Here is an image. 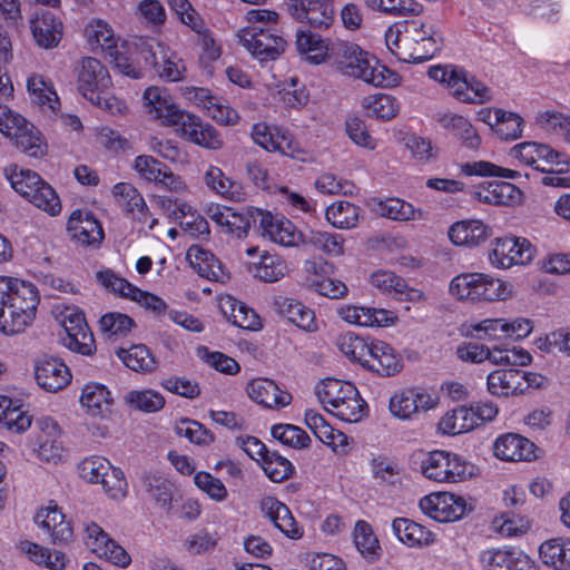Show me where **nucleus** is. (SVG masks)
Returning <instances> with one entry per match:
<instances>
[{
    "label": "nucleus",
    "mask_w": 570,
    "mask_h": 570,
    "mask_svg": "<svg viewBox=\"0 0 570 570\" xmlns=\"http://www.w3.org/2000/svg\"><path fill=\"white\" fill-rule=\"evenodd\" d=\"M384 39L386 48L397 60L419 63L433 58L441 50L444 32L440 20L426 16L390 26Z\"/></svg>",
    "instance_id": "nucleus-1"
},
{
    "label": "nucleus",
    "mask_w": 570,
    "mask_h": 570,
    "mask_svg": "<svg viewBox=\"0 0 570 570\" xmlns=\"http://www.w3.org/2000/svg\"><path fill=\"white\" fill-rule=\"evenodd\" d=\"M41 296L32 282L0 275V333L4 336L23 334L38 314Z\"/></svg>",
    "instance_id": "nucleus-2"
},
{
    "label": "nucleus",
    "mask_w": 570,
    "mask_h": 570,
    "mask_svg": "<svg viewBox=\"0 0 570 570\" xmlns=\"http://www.w3.org/2000/svg\"><path fill=\"white\" fill-rule=\"evenodd\" d=\"M336 69L344 76L375 87H396L401 76L353 42H343L333 51Z\"/></svg>",
    "instance_id": "nucleus-3"
},
{
    "label": "nucleus",
    "mask_w": 570,
    "mask_h": 570,
    "mask_svg": "<svg viewBox=\"0 0 570 570\" xmlns=\"http://www.w3.org/2000/svg\"><path fill=\"white\" fill-rule=\"evenodd\" d=\"M77 88L86 100L110 115L124 116L128 111L127 102L111 92L112 81L107 67L96 58L81 60Z\"/></svg>",
    "instance_id": "nucleus-4"
},
{
    "label": "nucleus",
    "mask_w": 570,
    "mask_h": 570,
    "mask_svg": "<svg viewBox=\"0 0 570 570\" xmlns=\"http://www.w3.org/2000/svg\"><path fill=\"white\" fill-rule=\"evenodd\" d=\"M315 393L324 409L341 421L357 423L368 414L367 403L351 382L326 377L317 383Z\"/></svg>",
    "instance_id": "nucleus-5"
},
{
    "label": "nucleus",
    "mask_w": 570,
    "mask_h": 570,
    "mask_svg": "<svg viewBox=\"0 0 570 570\" xmlns=\"http://www.w3.org/2000/svg\"><path fill=\"white\" fill-rule=\"evenodd\" d=\"M3 176L11 188L49 216H58L62 205L56 190L31 169L10 164L3 168Z\"/></svg>",
    "instance_id": "nucleus-6"
},
{
    "label": "nucleus",
    "mask_w": 570,
    "mask_h": 570,
    "mask_svg": "<svg viewBox=\"0 0 570 570\" xmlns=\"http://www.w3.org/2000/svg\"><path fill=\"white\" fill-rule=\"evenodd\" d=\"M428 76L445 86L458 100L468 104H484L492 99V91L474 76L453 65L429 67Z\"/></svg>",
    "instance_id": "nucleus-7"
},
{
    "label": "nucleus",
    "mask_w": 570,
    "mask_h": 570,
    "mask_svg": "<svg viewBox=\"0 0 570 570\" xmlns=\"http://www.w3.org/2000/svg\"><path fill=\"white\" fill-rule=\"evenodd\" d=\"M533 331V322L527 317H495L465 322L461 333L480 341L497 342L502 340L521 341Z\"/></svg>",
    "instance_id": "nucleus-8"
},
{
    "label": "nucleus",
    "mask_w": 570,
    "mask_h": 570,
    "mask_svg": "<svg viewBox=\"0 0 570 570\" xmlns=\"http://www.w3.org/2000/svg\"><path fill=\"white\" fill-rule=\"evenodd\" d=\"M421 473L430 481L438 483H460L475 474V466L461 455L434 450L421 461Z\"/></svg>",
    "instance_id": "nucleus-9"
},
{
    "label": "nucleus",
    "mask_w": 570,
    "mask_h": 570,
    "mask_svg": "<svg viewBox=\"0 0 570 570\" xmlns=\"http://www.w3.org/2000/svg\"><path fill=\"white\" fill-rule=\"evenodd\" d=\"M455 354L462 362L481 364L489 361L495 366H527L532 362L531 354L521 346H487L478 342H463L456 346Z\"/></svg>",
    "instance_id": "nucleus-10"
},
{
    "label": "nucleus",
    "mask_w": 570,
    "mask_h": 570,
    "mask_svg": "<svg viewBox=\"0 0 570 570\" xmlns=\"http://www.w3.org/2000/svg\"><path fill=\"white\" fill-rule=\"evenodd\" d=\"M51 313L66 333L62 336V343L67 348L82 355H90L95 351L94 335L89 331L82 312L77 306L56 303Z\"/></svg>",
    "instance_id": "nucleus-11"
},
{
    "label": "nucleus",
    "mask_w": 570,
    "mask_h": 570,
    "mask_svg": "<svg viewBox=\"0 0 570 570\" xmlns=\"http://www.w3.org/2000/svg\"><path fill=\"white\" fill-rule=\"evenodd\" d=\"M35 431L29 442L33 456L42 463L53 465L62 463L67 451L59 423L53 417L43 415L36 420Z\"/></svg>",
    "instance_id": "nucleus-12"
},
{
    "label": "nucleus",
    "mask_w": 570,
    "mask_h": 570,
    "mask_svg": "<svg viewBox=\"0 0 570 570\" xmlns=\"http://www.w3.org/2000/svg\"><path fill=\"white\" fill-rule=\"evenodd\" d=\"M419 507L423 514L441 523L462 520L474 510L473 499L453 492H433L423 497Z\"/></svg>",
    "instance_id": "nucleus-13"
},
{
    "label": "nucleus",
    "mask_w": 570,
    "mask_h": 570,
    "mask_svg": "<svg viewBox=\"0 0 570 570\" xmlns=\"http://www.w3.org/2000/svg\"><path fill=\"white\" fill-rule=\"evenodd\" d=\"M440 404L439 393L432 389L413 386L392 394L389 411L397 420L411 421L422 413L435 410Z\"/></svg>",
    "instance_id": "nucleus-14"
},
{
    "label": "nucleus",
    "mask_w": 570,
    "mask_h": 570,
    "mask_svg": "<svg viewBox=\"0 0 570 570\" xmlns=\"http://www.w3.org/2000/svg\"><path fill=\"white\" fill-rule=\"evenodd\" d=\"M237 39L261 63L277 60L287 47L286 40L276 29L243 27L237 31Z\"/></svg>",
    "instance_id": "nucleus-15"
},
{
    "label": "nucleus",
    "mask_w": 570,
    "mask_h": 570,
    "mask_svg": "<svg viewBox=\"0 0 570 570\" xmlns=\"http://www.w3.org/2000/svg\"><path fill=\"white\" fill-rule=\"evenodd\" d=\"M142 59L151 62L158 76L167 81H180L186 75L185 61L164 42L153 38H140L136 42Z\"/></svg>",
    "instance_id": "nucleus-16"
},
{
    "label": "nucleus",
    "mask_w": 570,
    "mask_h": 570,
    "mask_svg": "<svg viewBox=\"0 0 570 570\" xmlns=\"http://www.w3.org/2000/svg\"><path fill=\"white\" fill-rule=\"evenodd\" d=\"M508 155L518 164L533 167L541 171H544L546 168L539 166L540 161L551 168L556 167L559 173L570 170V158L546 144L523 141L511 147Z\"/></svg>",
    "instance_id": "nucleus-17"
},
{
    "label": "nucleus",
    "mask_w": 570,
    "mask_h": 570,
    "mask_svg": "<svg viewBox=\"0 0 570 570\" xmlns=\"http://www.w3.org/2000/svg\"><path fill=\"white\" fill-rule=\"evenodd\" d=\"M535 247L524 237L505 236L491 243L488 254L490 264L500 269L515 265H527L535 256Z\"/></svg>",
    "instance_id": "nucleus-18"
},
{
    "label": "nucleus",
    "mask_w": 570,
    "mask_h": 570,
    "mask_svg": "<svg viewBox=\"0 0 570 570\" xmlns=\"http://www.w3.org/2000/svg\"><path fill=\"white\" fill-rule=\"evenodd\" d=\"M82 539L88 550L99 559L116 567L127 568L131 562L129 553L94 521L82 523Z\"/></svg>",
    "instance_id": "nucleus-19"
},
{
    "label": "nucleus",
    "mask_w": 570,
    "mask_h": 570,
    "mask_svg": "<svg viewBox=\"0 0 570 570\" xmlns=\"http://www.w3.org/2000/svg\"><path fill=\"white\" fill-rule=\"evenodd\" d=\"M184 98L209 118L222 126H235L239 122L238 111L226 99L214 95L203 87H186L183 89Z\"/></svg>",
    "instance_id": "nucleus-20"
},
{
    "label": "nucleus",
    "mask_w": 570,
    "mask_h": 570,
    "mask_svg": "<svg viewBox=\"0 0 570 570\" xmlns=\"http://www.w3.org/2000/svg\"><path fill=\"white\" fill-rule=\"evenodd\" d=\"M250 137L256 145L268 153H279L291 158L301 159L302 151L297 142L283 127L259 121L253 125Z\"/></svg>",
    "instance_id": "nucleus-21"
},
{
    "label": "nucleus",
    "mask_w": 570,
    "mask_h": 570,
    "mask_svg": "<svg viewBox=\"0 0 570 570\" xmlns=\"http://www.w3.org/2000/svg\"><path fill=\"white\" fill-rule=\"evenodd\" d=\"M35 523L53 544H67L73 539V529L61 508L55 501L39 507Z\"/></svg>",
    "instance_id": "nucleus-22"
},
{
    "label": "nucleus",
    "mask_w": 570,
    "mask_h": 570,
    "mask_svg": "<svg viewBox=\"0 0 570 570\" xmlns=\"http://www.w3.org/2000/svg\"><path fill=\"white\" fill-rule=\"evenodd\" d=\"M256 219H258L262 235L271 242L285 247L302 245L304 233L285 216L256 209Z\"/></svg>",
    "instance_id": "nucleus-23"
},
{
    "label": "nucleus",
    "mask_w": 570,
    "mask_h": 570,
    "mask_svg": "<svg viewBox=\"0 0 570 570\" xmlns=\"http://www.w3.org/2000/svg\"><path fill=\"white\" fill-rule=\"evenodd\" d=\"M142 106L150 119L164 127H174L176 118L181 115V108L175 101L168 89L150 86L142 94Z\"/></svg>",
    "instance_id": "nucleus-24"
},
{
    "label": "nucleus",
    "mask_w": 570,
    "mask_h": 570,
    "mask_svg": "<svg viewBox=\"0 0 570 570\" xmlns=\"http://www.w3.org/2000/svg\"><path fill=\"white\" fill-rule=\"evenodd\" d=\"M336 313L345 323L361 327H390L399 321L393 311L363 305L342 304Z\"/></svg>",
    "instance_id": "nucleus-25"
},
{
    "label": "nucleus",
    "mask_w": 570,
    "mask_h": 570,
    "mask_svg": "<svg viewBox=\"0 0 570 570\" xmlns=\"http://www.w3.org/2000/svg\"><path fill=\"white\" fill-rule=\"evenodd\" d=\"M370 284L382 295L401 302L417 303L425 299L424 293L407 285L406 281L393 271L379 269L370 275Z\"/></svg>",
    "instance_id": "nucleus-26"
},
{
    "label": "nucleus",
    "mask_w": 570,
    "mask_h": 570,
    "mask_svg": "<svg viewBox=\"0 0 570 570\" xmlns=\"http://www.w3.org/2000/svg\"><path fill=\"white\" fill-rule=\"evenodd\" d=\"M327 0H286L287 13L297 22L314 28H328L334 20V10Z\"/></svg>",
    "instance_id": "nucleus-27"
},
{
    "label": "nucleus",
    "mask_w": 570,
    "mask_h": 570,
    "mask_svg": "<svg viewBox=\"0 0 570 570\" xmlns=\"http://www.w3.org/2000/svg\"><path fill=\"white\" fill-rule=\"evenodd\" d=\"M79 403L85 414L90 417L108 420L114 413L112 393L102 383L89 382L83 385Z\"/></svg>",
    "instance_id": "nucleus-28"
},
{
    "label": "nucleus",
    "mask_w": 570,
    "mask_h": 570,
    "mask_svg": "<svg viewBox=\"0 0 570 570\" xmlns=\"http://www.w3.org/2000/svg\"><path fill=\"white\" fill-rule=\"evenodd\" d=\"M263 514L289 540H299L304 528L294 518L289 508L278 499L267 495L261 501Z\"/></svg>",
    "instance_id": "nucleus-29"
},
{
    "label": "nucleus",
    "mask_w": 570,
    "mask_h": 570,
    "mask_svg": "<svg viewBox=\"0 0 570 570\" xmlns=\"http://www.w3.org/2000/svg\"><path fill=\"white\" fill-rule=\"evenodd\" d=\"M67 230L70 237L82 246H97L104 239L100 223L87 209H76L70 214Z\"/></svg>",
    "instance_id": "nucleus-30"
},
{
    "label": "nucleus",
    "mask_w": 570,
    "mask_h": 570,
    "mask_svg": "<svg viewBox=\"0 0 570 570\" xmlns=\"http://www.w3.org/2000/svg\"><path fill=\"white\" fill-rule=\"evenodd\" d=\"M493 455L504 462L532 461L535 459V445L529 439L517 433H504L493 442Z\"/></svg>",
    "instance_id": "nucleus-31"
},
{
    "label": "nucleus",
    "mask_w": 570,
    "mask_h": 570,
    "mask_svg": "<svg viewBox=\"0 0 570 570\" xmlns=\"http://www.w3.org/2000/svg\"><path fill=\"white\" fill-rule=\"evenodd\" d=\"M304 421L314 435L333 452L338 455L348 453V436L344 432L334 429L322 414L314 410H306Z\"/></svg>",
    "instance_id": "nucleus-32"
},
{
    "label": "nucleus",
    "mask_w": 570,
    "mask_h": 570,
    "mask_svg": "<svg viewBox=\"0 0 570 570\" xmlns=\"http://www.w3.org/2000/svg\"><path fill=\"white\" fill-rule=\"evenodd\" d=\"M35 376L38 385L50 393L63 390L71 381L68 366L56 357L39 358L35 366Z\"/></svg>",
    "instance_id": "nucleus-33"
},
{
    "label": "nucleus",
    "mask_w": 570,
    "mask_h": 570,
    "mask_svg": "<svg viewBox=\"0 0 570 570\" xmlns=\"http://www.w3.org/2000/svg\"><path fill=\"white\" fill-rule=\"evenodd\" d=\"M248 397L257 404L267 409H282L292 402V395L278 387L268 379L257 377L250 380L246 385Z\"/></svg>",
    "instance_id": "nucleus-34"
},
{
    "label": "nucleus",
    "mask_w": 570,
    "mask_h": 570,
    "mask_svg": "<svg viewBox=\"0 0 570 570\" xmlns=\"http://www.w3.org/2000/svg\"><path fill=\"white\" fill-rule=\"evenodd\" d=\"M479 202L495 206H515L522 200V191L509 181H485L475 189Z\"/></svg>",
    "instance_id": "nucleus-35"
},
{
    "label": "nucleus",
    "mask_w": 570,
    "mask_h": 570,
    "mask_svg": "<svg viewBox=\"0 0 570 570\" xmlns=\"http://www.w3.org/2000/svg\"><path fill=\"white\" fill-rule=\"evenodd\" d=\"M83 38L92 52H106L108 55L112 52L121 41L112 26L100 18H92L86 23Z\"/></svg>",
    "instance_id": "nucleus-36"
},
{
    "label": "nucleus",
    "mask_w": 570,
    "mask_h": 570,
    "mask_svg": "<svg viewBox=\"0 0 570 570\" xmlns=\"http://www.w3.org/2000/svg\"><path fill=\"white\" fill-rule=\"evenodd\" d=\"M491 235V227L480 219H463L452 224L448 230L450 242L455 246L476 247Z\"/></svg>",
    "instance_id": "nucleus-37"
},
{
    "label": "nucleus",
    "mask_w": 570,
    "mask_h": 570,
    "mask_svg": "<svg viewBox=\"0 0 570 570\" xmlns=\"http://www.w3.org/2000/svg\"><path fill=\"white\" fill-rule=\"evenodd\" d=\"M186 258L190 266L202 277L218 283H225L229 278V275L222 263L213 255V253L200 245L190 246L187 250Z\"/></svg>",
    "instance_id": "nucleus-38"
},
{
    "label": "nucleus",
    "mask_w": 570,
    "mask_h": 570,
    "mask_svg": "<svg viewBox=\"0 0 570 570\" xmlns=\"http://www.w3.org/2000/svg\"><path fill=\"white\" fill-rule=\"evenodd\" d=\"M30 28L36 43L45 49L57 47L63 33L60 18L48 11L37 14L31 20Z\"/></svg>",
    "instance_id": "nucleus-39"
},
{
    "label": "nucleus",
    "mask_w": 570,
    "mask_h": 570,
    "mask_svg": "<svg viewBox=\"0 0 570 570\" xmlns=\"http://www.w3.org/2000/svg\"><path fill=\"white\" fill-rule=\"evenodd\" d=\"M27 90L32 104L43 112L57 115L60 109V99L49 79L40 73H31L27 79Z\"/></svg>",
    "instance_id": "nucleus-40"
},
{
    "label": "nucleus",
    "mask_w": 570,
    "mask_h": 570,
    "mask_svg": "<svg viewBox=\"0 0 570 570\" xmlns=\"http://www.w3.org/2000/svg\"><path fill=\"white\" fill-rule=\"evenodd\" d=\"M218 307L223 315L237 327L249 331L262 328V321L258 314L232 295L220 296Z\"/></svg>",
    "instance_id": "nucleus-41"
},
{
    "label": "nucleus",
    "mask_w": 570,
    "mask_h": 570,
    "mask_svg": "<svg viewBox=\"0 0 570 570\" xmlns=\"http://www.w3.org/2000/svg\"><path fill=\"white\" fill-rule=\"evenodd\" d=\"M205 213L212 222L220 227L222 232L233 234L237 238H242L247 235L249 229L248 217L234 210L232 207L219 204H209L207 205Z\"/></svg>",
    "instance_id": "nucleus-42"
},
{
    "label": "nucleus",
    "mask_w": 570,
    "mask_h": 570,
    "mask_svg": "<svg viewBox=\"0 0 570 570\" xmlns=\"http://www.w3.org/2000/svg\"><path fill=\"white\" fill-rule=\"evenodd\" d=\"M391 529L395 538L409 548L429 547L435 541L432 531L407 518L393 519Z\"/></svg>",
    "instance_id": "nucleus-43"
},
{
    "label": "nucleus",
    "mask_w": 570,
    "mask_h": 570,
    "mask_svg": "<svg viewBox=\"0 0 570 570\" xmlns=\"http://www.w3.org/2000/svg\"><path fill=\"white\" fill-rule=\"evenodd\" d=\"M368 365L383 376H392L401 372L403 360L400 353L389 343L381 340H371Z\"/></svg>",
    "instance_id": "nucleus-44"
},
{
    "label": "nucleus",
    "mask_w": 570,
    "mask_h": 570,
    "mask_svg": "<svg viewBox=\"0 0 570 570\" xmlns=\"http://www.w3.org/2000/svg\"><path fill=\"white\" fill-rule=\"evenodd\" d=\"M370 472L375 483L384 489L402 487L404 471L392 458L385 454H376L368 461Z\"/></svg>",
    "instance_id": "nucleus-45"
},
{
    "label": "nucleus",
    "mask_w": 570,
    "mask_h": 570,
    "mask_svg": "<svg viewBox=\"0 0 570 570\" xmlns=\"http://www.w3.org/2000/svg\"><path fill=\"white\" fill-rule=\"evenodd\" d=\"M513 294L514 287L510 282L487 273H479L473 303L503 302L511 298Z\"/></svg>",
    "instance_id": "nucleus-46"
},
{
    "label": "nucleus",
    "mask_w": 570,
    "mask_h": 570,
    "mask_svg": "<svg viewBox=\"0 0 570 570\" xmlns=\"http://www.w3.org/2000/svg\"><path fill=\"white\" fill-rule=\"evenodd\" d=\"M203 179L209 190L223 198L240 202L245 197L242 184L226 176L218 166L208 165Z\"/></svg>",
    "instance_id": "nucleus-47"
},
{
    "label": "nucleus",
    "mask_w": 570,
    "mask_h": 570,
    "mask_svg": "<svg viewBox=\"0 0 570 570\" xmlns=\"http://www.w3.org/2000/svg\"><path fill=\"white\" fill-rule=\"evenodd\" d=\"M295 43L299 56L309 63H323L328 57L330 40L315 32L297 30Z\"/></svg>",
    "instance_id": "nucleus-48"
},
{
    "label": "nucleus",
    "mask_w": 570,
    "mask_h": 570,
    "mask_svg": "<svg viewBox=\"0 0 570 570\" xmlns=\"http://www.w3.org/2000/svg\"><path fill=\"white\" fill-rule=\"evenodd\" d=\"M540 561L551 570H570V539L552 538L538 549Z\"/></svg>",
    "instance_id": "nucleus-49"
},
{
    "label": "nucleus",
    "mask_w": 570,
    "mask_h": 570,
    "mask_svg": "<svg viewBox=\"0 0 570 570\" xmlns=\"http://www.w3.org/2000/svg\"><path fill=\"white\" fill-rule=\"evenodd\" d=\"M487 387L490 394L494 396H512L524 393V386L521 383V371L494 370L488 374Z\"/></svg>",
    "instance_id": "nucleus-50"
},
{
    "label": "nucleus",
    "mask_w": 570,
    "mask_h": 570,
    "mask_svg": "<svg viewBox=\"0 0 570 570\" xmlns=\"http://www.w3.org/2000/svg\"><path fill=\"white\" fill-rule=\"evenodd\" d=\"M141 37L135 38L132 42L124 40L120 46L109 53L115 68L121 75L132 79H140L144 76L142 68L136 58V56H140L142 58L140 50L136 48V42Z\"/></svg>",
    "instance_id": "nucleus-51"
},
{
    "label": "nucleus",
    "mask_w": 570,
    "mask_h": 570,
    "mask_svg": "<svg viewBox=\"0 0 570 570\" xmlns=\"http://www.w3.org/2000/svg\"><path fill=\"white\" fill-rule=\"evenodd\" d=\"M19 549L31 562L50 570H62L68 562V558L63 552L31 541L20 542Z\"/></svg>",
    "instance_id": "nucleus-52"
},
{
    "label": "nucleus",
    "mask_w": 570,
    "mask_h": 570,
    "mask_svg": "<svg viewBox=\"0 0 570 570\" xmlns=\"http://www.w3.org/2000/svg\"><path fill=\"white\" fill-rule=\"evenodd\" d=\"M375 210L382 217L397 222L423 220L426 218V213L423 209L395 197L380 199L376 203Z\"/></svg>",
    "instance_id": "nucleus-53"
},
{
    "label": "nucleus",
    "mask_w": 570,
    "mask_h": 570,
    "mask_svg": "<svg viewBox=\"0 0 570 570\" xmlns=\"http://www.w3.org/2000/svg\"><path fill=\"white\" fill-rule=\"evenodd\" d=\"M275 305L278 313L297 327L307 332L317 330L313 309L308 308L303 303L292 298H281L275 302Z\"/></svg>",
    "instance_id": "nucleus-54"
},
{
    "label": "nucleus",
    "mask_w": 570,
    "mask_h": 570,
    "mask_svg": "<svg viewBox=\"0 0 570 570\" xmlns=\"http://www.w3.org/2000/svg\"><path fill=\"white\" fill-rule=\"evenodd\" d=\"M249 272L261 281L273 283L283 278L288 267L282 257L264 250L258 255L257 261L249 264Z\"/></svg>",
    "instance_id": "nucleus-55"
},
{
    "label": "nucleus",
    "mask_w": 570,
    "mask_h": 570,
    "mask_svg": "<svg viewBox=\"0 0 570 570\" xmlns=\"http://www.w3.org/2000/svg\"><path fill=\"white\" fill-rule=\"evenodd\" d=\"M345 238L341 234L311 229L304 233L302 245L311 246L331 257L344 254Z\"/></svg>",
    "instance_id": "nucleus-56"
},
{
    "label": "nucleus",
    "mask_w": 570,
    "mask_h": 570,
    "mask_svg": "<svg viewBox=\"0 0 570 570\" xmlns=\"http://www.w3.org/2000/svg\"><path fill=\"white\" fill-rule=\"evenodd\" d=\"M473 430L472 416L466 406L446 411L438 421L436 433L442 436H455Z\"/></svg>",
    "instance_id": "nucleus-57"
},
{
    "label": "nucleus",
    "mask_w": 570,
    "mask_h": 570,
    "mask_svg": "<svg viewBox=\"0 0 570 570\" xmlns=\"http://www.w3.org/2000/svg\"><path fill=\"white\" fill-rule=\"evenodd\" d=\"M361 209L347 200H336L325 209V219L337 229L354 228L360 220Z\"/></svg>",
    "instance_id": "nucleus-58"
},
{
    "label": "nucleus",
    "mask_w": 570,
    "mask_h": 570,
    "mask_svg": "<svg viewBox=\"0 0 570 570\" xmlns=\"http://www.w3.org/2000/svg\"><path fill=\"white\" fill-rule=\"evenodd\" d=\"M11 141L29 157L41 158L47 154L48 145L42 132L30 121L14 136Z\"/></svg>",
    "instance_id": "nucleus-59"
},
{
    "label": "nucleus",
    "mask_w": 570,
    "mask_h": 570,
    "mask_svg": "<svg viewBox=\"0 0 570 570\" xmlns=\"http://www.w3.org/2000/svg\"><path fill=\"white\" fill-rule=\"evenodd\" d=\"M336 346L351 361L357 362L364 367H373V365H368L371 340L347 332L337 337Z\"/></svg>",
    "instance_id": "nucleus-60"
},
{
    "label": "nucleus",
    "mask_w": 570,
    "mask_h": 570,
    "mask_svg": "<svg viewBox=\"0 0 570 570\" xmlns=\"http://www.w3.org/2000/svg\"><path fill=\"white\" fill-rule=\"evenodd\" d=\"M144 485L157 505L166 511L173 508L174 483L159 472H149L144 476Z\"/></svg>",
    "instance_id": "nucleus-61"
},
{
    "label": "nucleus",
    "mask_w": 570,
    "mask_h": 570,
    "mask_svg": "<svg viewBox=\"0 0 570 570\" xmlns=\"http://www.w3.org/2000/svg\"><path fill=\"white\" fill-rule=\"evenodd\" d=\"M361 105L370 117L381 120H390L400 111L397 99L383 92L363 97Z\"/></svg>",
    "instance_id": "nucleus-62"
},
{
    "label": "nucleus",
    "mask_w": 570,
    "mask_h": 570,
    "mask_svg": "<svg viewBox=\"0 0 570 570\" xmlns=\"http://www.w3.org/2000/svg\"><path fill=\"white\" fill-rule=\"evenodd\" d=\"M124 402L132 410L156 413L165 406L164 395L151 389L131 390L124 396Z\"/></svg>",
    "instance_id": "nucleus-63"
},
{
    "label": "nucleus",
    "mask_w": 570,
    "mask_h": 570,
    "mask_svg": "<svg viewBox=\"0 0 570 570\" xmlns=\"http://www.w3.org/2000/svg\"><path fill=\"white\" fill-rule=\"evenodd\" d=\"M353 537L355 547L363 558L374 561L380 557L381 546L370 523L364 520L357 521Z\"/></svg>",
    "instance_id": "nucleus-64"
}]
</instances>
